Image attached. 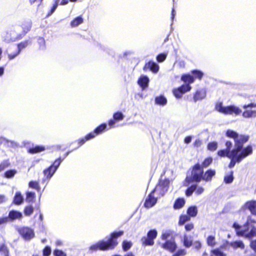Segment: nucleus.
I'll return each mask as SVG.
<instances>
[{
    "mask_svg": "<svg viewBox=\"0 0 256 256\" xmlns=\"http://www.w3.org/2000/svg\"><path fill=\"white\" fill-rule=\"evenodd\" d=\"M124 234L123 231L114 232L111 234L110 238L107 240H101L96 243L92 245L89 248V250L91 252L97 250L106 251L114 249L118 244L116 238Z\"/></svg>",
    "mask_w": 256,
    "mask_h": 256,
    "instance_id": "obj_1",
    "label": "nucleus"
},
{
    "mask_svg": "<svg viewBox=\"0 0 256 256\" xmlns=\"http://www.w3.org/2000/svg\"><path fill=\"white\" fill-rule=\"evenodd\" d=\"M232 228L235 229L236 234L238 236H244L248 238L256 236V221L251 216H248L246 222L242 226L236 222H234Z\"/></svg>",
    "mask_w": 256,
    "mask_h": 256,
    "instance_id": "obj_2",
    "label": "nucleus"
},
{
    "mask_svg": "<svg viewBox=\"0 0 256 256\" xmlns=\"http://www.w3.org/2000/svg\"><path fill=\"white\" fill-rule=\"evenodd\" d=\"M226 136L231 138H233L234 142V148L232 150L234 152L240 153L244 151V150L249 147L251 148L252 154V147L250 145H248L246 147H244V144L246 142L249 140V136L244 134H239L237 132L232 130H228L226 132Z\"/></svg>",
    "mask_w": 256,
    "mask_h": 256,
    "instance_id": "obj_3",
    "label": "nucleus"
},
{
    "mask_svg": "<svg viewBox=\"0 0 256 256\" xmlns=\"http://www.w3.org/2000/svg\"><path fill=\"white\" fill-rule=\"evenodd\" d=\"M181 80L186 84H184L172 90L174 95L178 99L182 98L184 94L190 90L192 87L190 86V84L194 82V78L190 74H185L182 76Z\"/></svg>",
    "mask_w": 256,
    "mask_h": 256,
    "instance_id": "obj_4",
    "label": "nucleus"
},
{
    "mask_svg": "<svg viewBox=\"0 0 256 256\" xmlns=\"http://www.w3.org/2000/svg\"><path fill=\"white\" fill-rule=\"evenodd\" d=\"M204 174V170L201 165L198 163L192 167L191 176H186L185 180V186H188L192 182H199L201 181Z\"/></svg>",
    "mask_w": 256,
    "mask_h": 256,
    "instance_id": "obj_5",
    "label": "nucleus"
},
{
    "mask_svg": "<svg viewBox=\"0 0 256 256\" xmlns=\"http://www.w3.org/2000/svg\"><path fill=\"white\" fill-rule=\"evenodd\" d=\"M251 148L249 147L246 148L244 151L242 152H232L229 158L230 159V162L228 164V168H233L236 163L240 162L242 160L246 158L248 156L252 154Z\"/></svg>",
    "mask_w": 256,
    "mask_h": 256,
    "instance_id": "obj_6",
    "label": "nucleus"
},
{
    "mask_svg": "<svg viewBox=\"0 0 256 256\" xmlns=\"http://www.w3.org/2000/svg\"><path fill=\"white\" fill-rule=\"evenodd\" d=\"M18 231L25 240H30L34 236V230L29 227L24 226L18 229Z\"/></svg>",
    "mask_w": 256,
    "mask_h": 256,
    "instance_id": "obj_7",
    "label": "nucleus"
},
{
    "mask_svg": "<svg viewBox=\"0 0 256 256\" xmlns=\"http://www.w3.org/2000/svg\"><path fill=\"white\" fill-rule=\"evenodd\" d=\"M170 184L168 179L160 180L159 184L157 185L154 190L155 192L158 193L160 196H163L168 191Z\"/></svg>",
    "mask_w": 256,
    "mask_h": 256,
    "instance_id": "obj_8",
    "label": "nucleus"
},
{
    "mask_svg": "<svg viewBox=\"0 0 256 256\" xmlns=\"http://www.w3.org/2000/svg\"><path fill=\"white\" fill-rule=\"evenodd\" d=\"M242 112V110L238 106L234 105H230L224 106V112H222L224 114H232L236 115L240 114Z\"/></svg>",
    "mask_w": 256,
    "mask_h": 256,
    "instance_id": "obj_9",
    "label": "nucleus"
},
{
    "mask_svg": "<svg viewBox=\"0 0 256 256\" xmlns=\"http://www.w3.org/2000/svg\"><path fill=\"white\" fill-rule=\"evenodd\" d=\"M159 66L153 61H149L146 63L143 68V70L146 72L148 70H150L153 73L156 74L159 70Z\"/></svg>",
    "mask_w": 256,
    "mask_h": 256,
    "instance_id": "obj_10",
    "label": "nucleus"
},
{
    "mask_svg": "<svg viewBox=\"0 0 256 256\" xmlns=\"http://www.w3.org/2000/svg\"><path fill=\"white\" fill-rule=\"evenodd\" d=\"M155 192L154 190L148 196L144 202V206L147 208H152L156 202L157 198H154L153 196V193Z\"/></svg>",
    "mask_w": 256,
    "mask_h": 256,
    "instance_id": "obj_11",
    "label": "nucleus"
},
{
    "mask_svg": "<svg viewBox=\"0 0 256 256\" xmlns=\"http://www.w3.org/2000/svg\"><path fill=\"white\" fill-rule=\"evenodd\" d=\"M150 79L146 75H142L138 80V84L142 90L147 88L148 86Z\"/></svg>",
    "mask_w": 256,
    "mask_h": 256,
    "instance_id": "obj_12",
    "label": "nucleus"
},
{
    "mask_svg": "<svg viewBox=\"0 0 256 256\" xmlns=\"http://www.w3.org/2000/svg\"><path fill=\"white\" fill-rule=\"evenodd\" d=\"M32 22L30 20H24L21 24L22 29V34L20 36V38L24 36L28 32H29L32 28Z\"/></svg>",
    "mask_w": 256,
    "mask_h": 256,
    "instance_id": "obj_13",
    "label": "nucleus"
},
{
    "mask_svg": "<svg viewBox=\"0 0 256 256\" xmlns=\"http://www.w3.org/2000/svg\"><path fill=\"white\" fill-rule=\"evenodd\" d=\"M8 218L10 221L13 222L16 220H20L22 218V214L19 211L12 210L8 213Z\"/></svg>",
    "mask_w": 256,
    "mask_h": 256,
    "instance_id": "obj_14",
    "label": "nucleus"
},
{
    "mask_svg": "<svg viewBox=\"0 0 256 256\" xmlns=\"http://www.w3.org/2000/svg\"><path fill=\"white\" fill-rule=\"evenodd\" d=\"M206 96V91L204 89L198 90L194 96V100L196 102L198 100L204 98Z\"/></svg>",
    "mask_w": 256,
    "mask_h": 256,
    "instance_id": "obj_15",
    "label": "nucleus"
},
{
    "mask_svg": "<svg viewBox=\"0 0 256 256\" xmlns=\"http://www.w3.org/2000/svg\"><path fill=\"white\" fill-rule=\"evenodd\" d=\"M162 247L171 252H174L176 250L177 246L174 242L167 240L162 244Z\"/></svg>",
    "mask_w": 256,
    "mask_h": 256,
    "instance_id": "obj_16",
    "label": "nucleus"
},
{
    "mask_svg": "<svg viewBox=\"0 0 256 256\" xmlns=\"http://www.w3.org/2000/svg\"><path fill=\"white\" fill-rule=\"evenodd\" d=\"M24 202V198L20 192H16L14 197L12 204L19 206Z\"/></svg>",
    "mask_w": 256,
    "mask_h": 256,
    "instance_id": "obj_17",
    "label": "nucleus"
},
{
    "mask_svg": "<svg viewBox=\"0 0 256 256\" xmlns=\"http://www.w3.org/2000/svg\"><path fill=\"white\" fill-rule=\"evenodd\" d=\"M245 206L250 210L252 214L256 216V200L247 202L245 204Z\"/></svg>",
    "mask_w": 256,
    "mask_h": 256,
    "instance_id": "obj_18",
    "label": "nucleus"
},
{
    "mask_svg": "<svg viewBox=\"0 0 256 256\" xmlns=\"http://www.w3.org/2000/svg\"><path fill=\"white\" fill-rule=\"evenodd\" d=\"M56 170L54 168L51 166L43 171L44 176L48 180H50L54 176Z\"/></svg>",
    "mask_w": 256,
    "mask_h": 256,
    "instance_id": "obj_19",
    "label": "nucleus"
},
{
    "mask_svg": "<svg viewBox=\"0 0 256 256\" xmlns=\"http://www.w3.org/2000/svg\"><path fill=\"white\" fill-rule=\"evenodd\" d=\"M216 174L214 170L210 169L208 170L205 173L204 172L202 180L206 182H210L212 180V176Z\"/></svg>",
    "mask_w": 256,
    "mask_h": 256,
    "instance_id": "obj_20",
    "label": "nucleus"
},
{
    "mask_svg": "<svg viewBox=\"0 0 256 256\" xmlns=\"http://www.w3.org/2000/svg\"><path fill=\"white\" fill-rule=\"evenodd\" d=\"M193 237L191 235L184 234V236L183 244L186 248H190L192 245Z\"/></svg>",
    "mask_w": 256,
    "mask_h": 256,
    "instance_id": "obj_21",
    "label": "nucleus"
},
{
    "mask_svg": "<svg viewBox=\"0 0 256 256\" xmlns=\"http://www.w3.org/2000/svg\"><path fill=\"white\" fill-rule=\"evenodd\" d=\"M107 128V124L106 123H103L100 124L99 126L96 127L94 132H91L90 133H93L94 134V138L98 134H102L104 132Z\"/></svg>",
    "mask_w": 256,
    "mask_h": 256,
    "instance_id": "obj_22",
    "label": "nucleus"
},
{
    "mask_svg": "<svg viewBox=\"0 0 256 256\" xmlns=\"http://www.w3.org/2000/svg\"><path fill=\"white\" fill-rule=\"evenodd\" d=\"M154 101L156 104L162 106H164L167 104V99L163 95L156 96L155 98Z\"/></svg>",
    "mask_w": 256,
    "mask_h": 256,
    "instance_id": "obj_23",
    "label": "nucleus"
},
{
    "mask_svg": "<svg viewBox=\"0 0 256 256\" xmlns=\"http://www.w3.org/2000/svg\"><path fill=\"white\" fill-rule=\"evenodd\" d=\"M84 22V19L82 16H78L74 18L70 23L72 28L78 26Z\"/></svg>",
    "mask_w": 256,
    "mask_h": 256,
    "instance_id": "obj_24",
    "label": "nucleus"
},
{
    "mask_svg": "<svg viewBox=\"0 0 256 256\" xmlns=\"http://www.w3.org/2000/svg\"><path fill=\"white\" fill-rule=\"evenodd\" d=\"M93 138H94V134L93 133L88 134L84 138L78 140V144H79L78 147L84 144L86 141L90 140Z\"/></svg>",
    "mask_w": 256,
    "mask_h": 256,
    "instance_id": "obj_25",
    "label": "nucleus"
},
{
    "mask_svg": "<svg viewBox=\"0 0 256 256\" xmlns=\"http://www.w3.org/2000/svg\"><path fill=\"white\" fill-rule=\"evenodd\" d=\"M185 204V200L182 198H178L175 201L174 208L175 210L180 209L182 208Z\"/></svg>",
    "mask_w": 256,
    "mask_h": 256,
    "instance_id": "obj_26",
    "label": "nucleus"
},
{
    "mask_svg": "<svg viewBox=\"0 0 256 256\" xmlns=\"http://www.w3.org/2000/svg\"><path fill=\"white\" fill-rule=\"evenodd\" d=\"M230 246L234 249L238 248L244 249V244L241 240H236L233 242H230Z\"/></svg>",
    "mask_w": 256,
    "mask_h": 256,
    "instance_id": "obj_27",
    "label": "nucleus"
},
{
    "mask_svg": "<svg viewBox=\"0 0 256 256\" xmlns=\"http://www.w3.org/2000/svg\"><path fill=\"white\" fill-rule=\"evenodd\" d=\"M45 150V148L42 146H36L34 148H29L28 152L30 154L40 152Z\"/></svg>",
    "mask_w": 256,
    "mask_h": 256,
    "instance_id": "obj_28",
    "label": "nucleus"
},
{
    "mask_svg": "<svg viewBox=\"0 0 256 256\" xmlns=\"http://www.w3.org/2000/svg\"><path fill=\"white\" fill-rule=\"evenodd\" d=\"M188 215L190 217H194L198 214V209L196 206H191L187 210Z\"/></svg>",
    "mask_w": 256,
    "mask_h": 256,
    "instance_id": "obj_29",
    "label": "nucleus"
},
{
    "mask_svg": "<svg viewBox=\"0 0 256 256\" xmlns=\"http://www.w3.org/2000/svg\"><path fill=\"white\" fill-rule=\"evenodd\" d=\"M0 254L2 256H9L8 248L4 244L0 245Z\"/></svg>",
    "mask_w": 256,
    "mask_h": 256,
    "instance_id": "obj_30",
    "label": "nucleus"
},
{
    "mask_svg": "<svg viewBox=\"0 0 256 256\" xmlns=\"http://www.w3.org/2000/svg\"><path fill=\"white\" fill-rule=\"evenodd\" d=\"M17 173L16 170L14 169L6 171L4 174V176L7 178H12L14 177Z\"/></svg>",
    "mask_w": 256,
    "mask_h": 256,
    "instance_id": "obj_31",
    "label": "nucleus"
},
{
    "mask_svg": "<svg viewBox=\"0 0 256 256\" xmlns=\"http://www.w3.org/2000/svg\"><path fill=\"white\" fill-rule=\"evenodd\" d=\"M30 43V42L29 40H24L17 45V48L19 50V52H20L24 48L28 46Z\"/></svg>",
    "mask_w": 256,
    "mask_h": 256,
    "instance_id": "obj_32",
    "label": "nucleus"
},
{
    "mask_svg": "<svg viewBox=\"0 0 256 256\" xmlns=\"http://www.w3.org/2000/svg\"><path fill=\"white\" fill-rule=\"evenodd\" d=\"M196 184H194L189 186L186 190V195L187 196H190L196 190Z\"/></svg>",
    "mask_w": 256,
    "mask_h": 256,
    "instance_id": "obj_33",
    "label": "nucleus"
},
{
    "mask_svg": "<svg viewBox=\"0 0 256 256\" xmlns=\"http://www.w3.org/2000/svg\"><path fill=\"white\" fill-rule=\"evenodd\" d=\"M157 234L158 232L156 230H150L148 232L146 237L154 241V240L156 238Z\"/></svg>",
    "mask_w": 256,
    "mask_h": 256,
    "instance_id": "obj_34",
    "label": "nucleus"
},
{
    "mask_svg": "<svg viewBox=\"0 0 256 256\" xmlns=\"http://www.w3.org/2000/svg\"><path fill=\"white\" fill-rule=\"evenodd\" d=\"M142 244L144 246H152L154 244V241L149 239L148 237L144 236L142 238Z\"/></svg>",
    "mask_w": 256,
    "mask_h": 256,
    "instance_id": "obj_35",
    "label": "nucleus"
},
{
    "mask_svg": "<svg viewBox=\"0 0 256 256\" xmlns=\"http://www.w3.org/2000/svg\"><path fill=\"white\" fill-rule=\"evenodd\" d=\"M190 220V218L188 215H182L180 216L178 224L183 225Z\"/></svg>",
    "mask_w": 256,
    "mask_h": 256,
    "instance_id": "obj_36",
    "label": "nucleus"
},
{
    "mask_svg": "<svg viewBox=\"0 0 256 256\" xmlns=\"http://www.w3.org/2000/svg\"><path fill=\"white\" fill-rule=\"evenodd\" d=\"M36 197V194L34 192H28L26 193V201L28 202H33Z\"/></svg>",
    "mask_w": 256,
    "mask_h": 256,
    "instance_id": "obj_37",
    "label": "nucleus"
},
{
    "mask_svg": "<svg viewBox=\"0 0 256 256\" xmlns=\"http://www.w3.org/2000/svg\"><path fill=\"white\" fill-rule=\"evenodd\" d=\"M233 171H230V174L227 176H226L224 178V182L226 184H231L234 179V176H233Z\"/></svg>",
    "mask_w": 256,
    "mask_h": 256,
    "instance_id": "obj_38",
    "label": "nucleus"
},
{
    "mask_svg": "<svg viewBox=\"0 0 256 256\" xmlns=\"http://www.w3.org/2000/svg\"><path fill=\"white\" fill-rule=\"evenodd\" d=\"M192 74L194 76V78H197L199 80H201L204 76V73L198 70H194L192 71Z\"/></svg>",
    "mask_w": 256,
    "mask_h": 256,
    "instance_id": "obj_39",
    "label": "nucleus"
},
{
    "mask_svg": "<svg viewBox=\"0 0 256 256\" xmlns=\"http://www.w3.org/2000/svg\"><path fill=\"white\" fill-rule=\"evenodd\" d=\"M28 186L30 188H34L37 191H40V188L39 185V183L36 181H30L29 182Z\"/></svg>",
    "mask_w": 256,
    "mask_h": 256,
    "instance_id": "obj_40",
    "label": "nucleus"
},
{
    "mask_svg": "<svg viewBox=\"0 0 256 256\" xmlns=\"http://www.w3.org/2000/svg\"><path fill=\"white\" fill-rule=\"evenodd\" d=\"M64 160V158H59L56 160L54 162L50 165L54 169L57 170L58 168L60 166L61 162Z\"/></svg>",
    "mask_w": 256,
    "mask_h": 256,
    "instance_id": "obj_41",
    "label": "nucleus"
},
{
    "mask_svg": "<svg viewBox=\"0 0 256 256\" xmlns=\"http://www.w3.org/2000/svg\"><path fill=\"white\" fill-rule=\"evenodd\" d=\"M231 152L230 153L226 149L220 150L218 152V155L220 157H228L230 158Z\"/></svg>",
    "mask_w": 256,
    "mask_h": 256,
    "instance_id": "obj_42",
    "label": "nucleus"
},
{
    "mask_svg": "<svg viewBox=\"0 0 256 256\" xmlns=\"http://www.w3.org/2000/svg\"><path fill=\"white\" fill-rule=\"evenodd\" d=\"M207 148L210 151H215L218 148V143L216 142H209L208 144Z\"/></svg>",
    "mask_w": 256,
    "mask_h": 256,
    "instance_id": "obj_43",
    "label": "nucleus"
},
{
    "mask_svg": "<svg viewBox=\"0 0 256 256\" xmlns=\"http://www.w3.org/2000/svg\"><path fill=\"white\" fill-rule=\"evenodd\" d=\"M113 118L116 121H120L124 119V115L122 112H118L114 114Z\"/></svg>",
    "mask_w": 256,
    "mask_h": 256,
    "instance_id": "obj_44",
    "label": "nucleus"
},
{
    "mask_svg": "<svg viewBox=\"0 0 256 256\" xmlns=\"http://www.w3.org/2000/svg\"><path fill=\"white\" fill-rule=\"evenodd\" d=\"M167 57V54L166 53H161L158 54L156 57V60L158 62H164Z\"/></svg>",
    "mask_w": 256,
    "mask_h": 256,
    "instance_id": "obj_45",
    "label": "nucleus"
},
{
    "mask_svg": "<svg viewBox=\"0 0 256 256\" xmlns=\"http://www.w3.org/2000/svg\"><path fill=\"white\" fill-rule=\"evenodd\" d=\"M212 162V158L210 157L206 158L201 165L202 168L208 166Z\"/></svg>",
    "mask_w": 256,
    "mask_h": 256,
    "instance_id": "obj_46",
    "label": "nucleus"
},
{
    "mask_svg": "<svg viewBox=\"0 0 256 256\" xmlns=\"http://www.w3.org/2000/svg\"><path fill=\"white\" fill-rule=\"evenodd\" d=\"M34 212V208L32 206H27L24 209V214L26 216H30Z\"/></svg>",
    "mask_w": 256,
    "mask_h": 256,
    "instance_id": "obj_47",
    "label": "nucleus"
},
{
    "mask_svg": "<svg viewBox=\"0 0 256 256\" xmlns=\"http://www.w3.org/2000/svg\"><path fill=\"white\" fill-rule=\"evenodd\" d=\"M38 42L40 45V48L42 50H44L46 48L44 39L43 38L40 36L38 38Z\"/></svg>",
    "mask_w": 256,
    "mask_h": 256,
    "instance_id": "obj_48",
    "label": "nucleus"
},
{
    "mask_svg": "<svg viewBox=\"0 0 256 256\" xmlns=\"http://www.w3.org/2000/svg\"><path fill=\"white\" fill-rule=\"evenodd\" d=\"M211 252L214 256H226V254L218 248L212 250Z\"/></svg>",
    "mask_w": 256,
    "mask_h": 256,
    "instance_id": "obj_49",
    "label": "nucleus"
},
{
    "mask_svg": "<svg viewBox=\"0 0 256 256\" xmlns=\"http://www.w3.org/2000/svg\"><path fill=\"white\" fill-rule=\"evenodd\" d=\"M132 244L130 242L124 241L122 242V250L124 252L128 250L132 246Z\"/></svg>",
    "mask_w": 256,
    "mask_h": 256,
    "instance_id": "obj_50",
    "label": "nucleus"
},
{
    "mask_svg": "<svg viewBox=\"0 0 256 256\" xmlns=\"http://www.w3.org/2000/svg\"><path fill=\"white\" fill-rule=\"evenodd\" d=\"M224 106H222V102L217 103L215 106L216 110L220 113H222V114L224 112Z\"/></svg>",
    "mask_w": 256,
    "mask_h": 256,
    "instance_id": "obj_51",
    "label": "nucleus"
},
{
    "mask_svg": "<svg viewBox=\"0 0 256 256\" xmlns=\"http://www.w3.org/2000/svg\"><path fill=\"white\" fill-rule=\"evenodd\" d=\"M215 238L212 236H210L207 238V244L210 246H214L215 244Z\"/></svg>",
    "mask_w": 256,
    "mask_h": 256,
    "instance_id": "obj_52",
    "label": "nucleus"
},
{
    "mask_svg": "<svg viewBox=\"0 0 256 256\" xmlns=\"http://www.w3.org/2000/svg\"><path fill=\"white\" fill-rule=\"evenodd\" d=\"M54 256H66V254L62 250L56 249L53 252Z\"/></svg>",
    "mask_w": 256,
    "mask_h": 256,
    "instance_id": "obj_53",
    "label": "nucleus"
},
{
    "mask_svg": "<svg viewBox=\"0 0 256 256\" xmlns=\"http://www.w3.org/2000/svg\"><path fill=\"white\" fill-rule=\"evenodd\" d=\"M58 0L56 1V3H54L52 6L51 8V9L48 12L46 16L47 17H48L50 16H51L54 12V11L56 10V9L58 6V2H57Z\"/></svg>",
    "mask_w": 256,
    "mask_h": 256,
    "instance_id": "obj_54",
    "label": "nucleus"
},
{
    "mask_svg": "<svg viewBox=\"0 0 256 256\" xmlns=\"http://www.w3.org/2000/svg\"><path fill=\"white\" fill-rule=\"evenodd\" d=\"M44 256H49L52 252L51 248L50 246H46L43 250Z\"/></svg>",
    "mask_w": 256,
    "mask_h": 256,
    "instance_id": "obj_55",
    "label": "nucleus"
},
{
    "mask_svg": "<svg viewBox=\"0 0 256 256\" xmlns=\"http://www.w3.org/2000/svg\"><path fill=\"white\" fill-rule=\"evenodd\" d=\"M20 53V52H19V50L17 48L16 52H14V54H8V59L10 60H12L14 59L16 56H18Z\"/></svg>",
    "mask_w": 256,
    "mask_h": 256,
    "instance_id": "obj_56",
    "label": "nucleus"
},
{
    "mask_svg": "<svg viewBox=\"0 0 256 256\" xmlns=\"http://www.w3.org/2000/svg\"><path fill=\"white\" fill-rule=\"evenodd\" d=\"M225 145L226 146V150H227L230 153L232 152V143L229 140H228L226 142Z\"/></svg>",
    "mask_w": 256,
    "mask_h": 256,
    "instance_id": "obj_57",
    "label": "nucleus"
},
{
    "mask_svg": "<svg viewBox=\"0 0 256 256\" xmlns=\"http://www.w3.org/2000/svg\"><path fill=\"white\" fill-rule=\"evenodd\" d=\"M10 163L8 162H4L0 164V172L8 167Z\"/></svg>",
    "mask_w": 256,
    "mask_h": 256,
    "instance_id": "obj_58",
    "label": "nucleus"
},
{
    "mask_svg": "<svg viewBox=\"0 0 256 256\" xmlns=\"http://www.w3.org/2000/svg\"><path fill=\"white\" fill-rule=\"evenodd\" d=\"M243 108L246 110L249 108H256V103L251 102L248 104H244L242 106Z\"/></svg>",
    "mask_w": 256,
    "mask_h": 256,
    "instance_id": "obj_59",
    "label": "nucleus"
},
{
    "mask_svg": "<svg viewBox=\"0 0 256 256\" xmlns=\"http://www.w3.org/2000/svg\"><path fill=\"white\" fill-rule=\"evenodd\" d=\"M185 230L187 232H189L194 228V226L192 223H188L185 225Z\"/></svg>",
    "mask_w": 256,
    "mask_h": 256,
    "instance_id": "obj_60",
    "label": "nucleus"
},
{
    "mask_svg": "<svg viewBox=\"0 0 256 256\" xmlns=\"http://www.w3.org/2000/svg\"><path fill=\"white\" fill-rule=\"evenodd\" d=\"M177 256H184L186 254V251L184 249H180L176 253Z\"/></svg>",
    "mask_w": 256,
    "mask_h": 256,
    "instance_id": "obj_61",
    "label": "nucleus"
},
{
    "mask_svg": "<svg viewBox=\"0 0 256 256\" xmlns=\"http://www.w3.org/2000/svg\"><path fill=\"white\" fill-rule=\"evenodd\" d=\"M204 191V189L202 186L198 187V186H196V190H195L196 194L197 195H200L202 194Z\"/></svg>",
    "mask_w": 256,
    "mask_h": 256,
    "instance_id": "obj_62",
    "label": "nucleus"
},
{
    "mask_svg": "<svg viewBox=\"0 0 256 256\" xmlns=\"http://www.w3.org/2000/svg\"><path fill=\"white\" fill-rule=\"evenodd\" d=\"M242 116L244 118H251L250 110H246L242 113Z\"/></svg>",
    "mask_w": 256,
    "mask_h": 256,
    "instance_id": "obj_63",
    "label": "nucleus"
},
{
    "mask_svg": "<svg viewBox=\"0 0 256 256\" xmlns=\"http://www.w3.org/2000/svg\"><path fill=\"white\" fill-rule=\"evenodd\" d=\"M9 220L8 216L0 218V225L4 224H6Z\"/></svg>",
    "mask_w": 256,
    "mask_h": 256,
    "instance_id": "obj_64",
    "label": "nucleus"
}]
</instances>
